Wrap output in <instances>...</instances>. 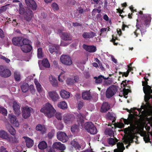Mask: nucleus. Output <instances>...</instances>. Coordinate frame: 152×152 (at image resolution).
<instances>
[{"instance_id":"obj_1","label":"nucleus","mask_w":152,"mask_h":152,"mask_svg":"<svg viewBox=\"0 0 152 152\" xmlns=\"http://www.w3.org/2000/svg\"><path fill=\"white\" fill-rule=\"evenodd\" d=\"M40 111L43 113L49 118L54 116L56 112V110L53 106L48 103H46L44 107L41 108Z\"/></svg>"},{"instance_id":"obj_2","label":"nucleus","mask_w":152,"mask_h":152,"mask_svg":"<svg viewBox=\"0 0 152 152\" xmlns=\"http://www.w3.org/2000/svg\"><path fill=\"white\" fill-rule=\"evenodd\" d=\"M84 128L88 132L91 134H95L97 133V129L91 122H88L85 123Z\"/></svg>"},{"instance_id":"obj_3","label":"nucleus","mask_w":152,"mask_h":152,"mask_svg":"<svg viewBox=\"0 0 152 152\" xmlns=\"http://www.w3.org/2000/svg\"><path fill=\"white\" fill-rule=\"evenodd\" d=\"M123 121L125 124L128 125L130 124L131 126L133 127L139 126L140 124L139 121L137 120L135 121V124H134V117L132 114L129 115L127 119H123Z\"/></svg>"},{"instance_id":"obj_4","label":"nucleus","mask_w":152,"mask_h":152,"mask_svg":"<svg viewBox=\"0 0 152 152\" xmlns=\"http://www.w3.org/2000/svg\"><path fill=\"white\" fill-rule=\"evenodd\" d=\"M10 71L3 66H0V75L3 77H8L11 76Z\"/></svg>"},{"instance_id":"obj_5","label":"nucleus","mask_w":152,"mask_h":152,"mask_svg":"<svg viewBox=\"0 0 152 152\" xmlns=\"http://www.w3.org/2000/svg\"><path fill=\"white\" fill-rule=\"evenodd\" d=\"M60 60L63 64L70 66L72 64V61L70 56L67 55H62L61 56Z\"/></svg>"},{"instance_id":"obj_6","label":"nucleus","mask_w":152,"mask_h":152,"mask_svg":"<svg viewBox=\"0 0 152 152\" xmlns=\"http://www.w3.org/2000/svg\"><path fill=\"white\" fill-rule=\"evenodd\" d=\"M117 91V89L114 86L109 87L106 91V96L107 98H110L113 96Z\"/></svg>"},{"instance_id":"obj_7","label":"nucleus","mask_w":152,"mask_h":152,"mask_svg":"<svg viewBox=\"0 0 152 152\" xmlns=\"http://www.w3.org/2000/svg\"><path fill=\"white\" fill-rule=\"evenodd\" d=\"M57 137L59 140L63 142H67L68 139V137L66 134L61 131L57 133Z\"/></svg>"},{"instance_id":"obj_8","label":"nucleus","mask_w":152,"mask_h":152,"mask_svg":"<svg viewBox=\"0 0 152 152\" xmlns=\"http://www.w3.org/2000/svg\"><path fill=\"white\" fill-rule=\"evenodd\" d=\"M111 126L112 127L111 129L108 128L105 131V133L106 135H108L110 136H113L114 137V133L113 129H115L116 127H120V126L118 124H117L116 123L111 124Z\"/></svg>"},{"instance_id":"obj_9","label":"nucleus","mask_w":152,"mask_h":152,"mask_svg":"<svg viewBox=\"0 0 152 152\" xmlns=\"http://www.w3.org/2000/svg\"><path fill=\"white\" fill-rule=\"evenodd\" d=\"M25 3L27 6L33 10H36L37 5L34 0H25Z\"/></svg>"},{"instance_id":"obj_10","label":"nucleus","mask_w":152,"mask_h":152,"mask_svg":"<svg viewBox=\"0 0 152 152\" xmlns=\"http://www.w3.org/2000/svg\"><path fill=\"white\" fill-rule=\"evenodd\" d=\"M32 109L31 107H25L23 108L22 116L24 118L26 119L29 117Z\"/></svg>"},{"instance_id":"obj_11","label":"nucleus","mask_w":152,"mask_h":152,"mask_svg":"<svg viewBox=\"0 0 152 152\" xmlns=\"http://www.w3.org/2000/svg\"><path fill=\"white\" fill-rule=\"evenodd\" d=\"M8 117L10 119V121L12 125L14 126L18 127L19 124L18 120H17L16 117L13 115L9 114Z\"/></svg>"},{"instance_id":"obj_12","label":"nucleus","mask_w":152,"mask_h":152,"mask_svg":"<svg viewBox=\"0 0 152 152\" xmlns=\"http://www.w3.org/2000/svg\"><path fill=\"white\" fill-rule=\"evenodd\" d=\"M33 12L31 10H27L24 13V17L25 19L27 21H30L33 16Z\"/></svg>"},{"instance_id":"obj_13","label":"nucleus","mask_w":152,"mask_h":152,"mask_svg":"<svg viewBox=\"0 0 152 152\" xmlns=\"http://www.w3.org/2000/svg\"><path fill=\"white\" fill-rule=\"evenodd\" d=\"M53 147L54 149L59 150L61 151H63L66 149L65 146L60 142H56L54 143L53 145Z\"/></svg>"},{"instance_id":"obj_14","label":"nucleus","mask_w":152,"mask_h":152,"mask_svg":"<svg viewBox=\"0 0 152 152\" xmlns=\"http://www.w3.org/2000/svg\"><path fill=\"white\" fill-rule=\"evenodd\" d=\"M96 34L93 31L85 32L82 34V37L85 39L92 38L96 36Z\"/></svg>"},{"instance_id":"obj_15","label":"nucleus","mask_w":152,"mask_h":152,"mask_svg":"<svg viewBox=\"0 0 152 152\" xmlns=\"http://www.w3.org/2000/svg\"><path fill=\"white\" fill-rule=\"evenodd\" d=\"M83 47L84 49L90 53L94 52L96 50V47L93 45H88L84 44Z\"/></svg>"},{"instance_id":"obj_16","label":"nucleus","mask_w":152,"mask_h":152,"mask_svg":"<svg viewBox=\"0 0 152 152\" xmlns=\"http://www.w3.org/2000/svg\"><path fill=\"white\" fill-rule=\"evenodd\" d=\"M22 39L21 37H13L12 39V44L15 46H21L22 45Z\"/></svg>"},{"instance_id":"obj_17","label":"nucleus","mask_w":152,"mask_h":152,"mask_svg":"<svg viewBox=\"0 0 152 152\" xmlns=\"http://www.w3.org/2000/svg\"><path fill=\"white\" fill-rule=\"evenodd\" d=\"M12 107L15 114L17 115H19L20 114V107L16 101H13Z\"/></svg>"},{"instance_id":"obj_18","label":"nucleus","mask_w":152,"mask_h":152,"mask_svg":"<svg viewBox=\"0 0 152 152\" xmlns=\"http://www.w3.org/2000/svg\"><path fill=\"white\" fill-rule=\"evenodd\" d=\"M110 105L108 102H104L102 104L100 111L101 113H105L110 110Z\"/></svg>"},{"instance_id":"obj_19","label":"nucleus","mask_w":152,"mask_h":152,"mask_svg":"<svg viewBox=\"0 0 152 152\" xmlns=\"http://www.w3.org/2000/svg\"><path fill=\"white\" fill-rule=\"evenodd\" d=\"M61 37L63 40L65 41L72 40V36L69 33L66 32H63L61 31Z\"/></svg>"},{"instance_id":"obj_20","label":"nucleus","mask_w":152,"mask_h":152,"mask_svg":"<svg viewBox=\"0 0 152 152\" xmlns=\"http://www.w3.org/2000/svg\"><path fill=\"white\" fill-rule=\"evenodd\" d=\"M48 93L50 97L54 102L57 101L60 98L59 95L55 91H50Z\"/></svg>"},{"instance_id":"obj_21","label":"nucleus","mask_w":152,"mask_h":152,"mask_svg":"<svg viewBox=\"0 0 152 152\" xmlns=\"http://www.w3.org/2000/svg\"><path fill=\"white\" fill-rule=\"evenodd\" d=\"M7 140L8 142L13 144H17L19 142L18 138L15 136H9Z\"/></svg>"},{"instance_id":"obj_22","label":"nucleus","mask_w":152,"mask_h":152,"mask_svg":"<svg viewBox=\"0 0 152 152\" xmlns=\"http://www.w3.org/2000/svg\"><path fill=\"white\" fill-rule=\"evenodd\" d=\"M74 119L73 115L66 114L64 115V119L65 123L68 124L73 121Z\"/></svg>"},{"instance_id":"obj_23","label":"nucleus","mask_w":152,"mask_h":152,"mask_svg":"<svg viewBox=\"0 0 152 152\" xmlns=\"http://www.w3.org/2000/svg\"><path fill=\"white\" fill-rule=\"evenodd\" d=\"M20 47L22 50L26 53L30 52L32 49V47L31 45H27L26 46L21 45Z\"/></svg>"},{"instance_id":"obj_24","label":"nucleus","mask_w":152,"mask_h":152,"mask_svg":"<svg viewBox=\"0 0 152 152\" xmlns=\"http://www.w3.org/2000/svg\"><path fill=\"white\" fill-rule=\"evenodd\" d=\"M36 128L37 131H41L42 134L45 133L47 130V129L45 126L40 124L37 125Z\"/></svg>"},{"instance_id":"obj_25","label":"nucleus","mask_w":152,"mask_h":152,"mask_svg":"<svg viewBox=\"0 0 152 152\" xmlns=\"http://www.w3.org/2000/svg\"><path fill=\"white\" fill-rule=\"evenodd\" d=\"M24 138L25 139L27 147L30 148L33 146L34 145V141L31 139L27 137H24Z\"/></svg>"},{"instance_id":"obj_26","label":"nucleus","mask_w":152,"mask_h":152,"mask_svg":"<svg viewBox=\"0 0 152 152\" xmlns=\"http://www.w3.org/2000/svg\"><path fill=\"white\" fill-rule=\"evenodd\" d=\"M34 83L36 86L38 92L40 94L43 93V88L41 84L37 80L34 81Z\"/></svg>"},{"instance_id":"obj_27","label":"nucleus","mask_w":152,"mask_h":152,"mask_svg":"<svg viewBox=\"0 0 152 152\" xmlns=\"http://www.w3.org/2000/svg\"><path fill=\"white\" fill-rule=\"evenodd\" d=\"M71 144L72 146L76 150H80L81 147L79 143L75 140L71 141Z\"/></svg>"},{"instance_id":"obj_28","label":"nucleus","mask_w":152,"mask_h":152,"mask_svg":"<svg viewBox=\"0 0 152 152\" xmlns=\"http://www.w3.org/2000/svg\"><path fill=\"white\" fill-rule=\"evenodd\" d=\"M7 130L10 134L13 136H14L16 134V131L15 129L11 125H9L7 127Z\"/></svg>"},{"instance_id":"obj_29","label":"nucleus","mask_w":152,"mask_h":152,"mask_svg":"<svg viewBox=\"0 0 152 152\" xmlns=\"http://www.w3.org/2000/svg\"><path fill=\"white\" fill-rule=\"evenodd\" d=\"M60 94L62 98L64 99L68 98L70 96L69 93L64 90H61L60 91Z\"/></svg>"},{"instance_id":"obj_30","label":"nucleus","mask_w":152,"mask_h":152,"mask_svg":"<svg viewBox=\"0 0 152 152\" xmlns=\"http://www.w3.org/2000/svg\"><path fill=\"white\" fill-rule=\"evenodd\" d=\"M38 147L39 149L44 150L47 148L48 145L47 143L45 141H42L39 142Z\"/></svg>"},{"instance_id":"obj_31","label":"nucleus","mask_w":152,"mask_h":152,"mask_svg":"<svg viewBox=\"0 0 152 152\" xmlns=\"http://www.w3.org/2000/svg\"><path fill=\"white\" fill-rule=\"evenodd\" d=\"M82 97L83 99L88 100L90 99L91 96L89 91H86L82 93Z\"/></svg>"},{"instance_id":"obj_32","label":"nucleus","mask_w":152,"mask_h":152,"mask_svg":"<svg viewBox=\"0 0 152 152\" xmlns=\"http://www.w3.org/2000/svg\"><path fill=\"white\" fill-rule=\"evenodd\" d=\"M49 51L52 54H57L58 53V51L56 45H52L49 46Z\"/></svg>"},{"instance_id":"obj_33","label":"nucleus","mask_w":152,"mask_h":152,"mask_svg":"<svg viewBox=\"0 0 152 152\" xmlns=\"http://www.w3.org/2000/svg\"><path fill=\"white\" fill-rule=\"evenodd\" d=\"M94 78L95 79V82L96 83L99 84L101 83L102 79H107V78L104 77L103 76L100 75L98 77H95Z\"/></svg>"},{"instance_id":"obj_34","label":"nucleus","mask_w":152,"mask_h":152,"mask_svg":"<svg viewBox=\"0 0 152 152\" xmlns=\"http://www.w3.org/2000/svg\"><path fill=\"white\" fill-rule=\"evenodd\" d=\"M50 81L51 83L54 87H56L58 86V83L56 78L51 76L49 77Z\"/></svg>"},{"instance_id":"obj_35","label":"nucleus","mask_w":152,"mask_h":152,"mask_svg":"<svg viewBox=\"0 0 152 152\" xmlns=\"http://www.w3.org/2000/svg\"><path fill=\"white\" fill-rule=\"evenodd\" d=\"M9 135L5 131L2 130L0 131V137L6 140H7Z\"/></svg>"},{"instance_id":"obj_36","label":"nucleus","mask_w":152,"mask_h":152,"mask_svg":"<svg viewBox=\"0 0 152 152\" xmlns=\"http://www.w3.org/2000/svg\"><path fill=\"white\" fill-rule=\"evenodd\" d=\"M42 65L45 68H49L50 67V64L47 58L43 59L42 61Z\"/></svg>"},{"instance_id":"obj_37","label":"nucleus","mask_w":152,"mask_h":152,"mask_svg":"<svg viewBox=\"0 0 152 152\" xmlns=\"http://www.w3.org/2000/svg\"><path fill=\"white\" fill-rule=\"evenodd\" d=\"M118 140L116 138H114V139L112 138H110L108 139L107 142L110 145H114L116 144V143L117 142Z\"/></svg>"},{"instance_id":"obj_38","label":"nucleus","mask_w":152,"mask_h":152,"mask_svg":"<svg viewBox=\"0 0 152 152\" xmlns=\"http://www.w3.org/2000/svg\"><path fill=\"white\" fill-rule=\"evenodd\" d=\"M142 19L144 21L146 25H147L150 22L151 20V17L145 15H144L143 17H142Z\"/></svg>"},{"instance_id":"obj_39","label":"nucleus","mask_w":152,"mask_h":152,"mask_svg":"<svg viewBox=\"0 0 152 152\" xmlns=\"http://www.w3.org/2000/svg\"><path fill=\"white\" fill-rule=\"evenodd\" d=\"M58 106L59 107L63 109H66L67 107V104L64 101H62L58 103Z\"/></svg>"},{"instance_id":"obj_40","label":"nucleus","mask_w":152,"mask_h":152,"mask_svg":"<svg viewBox=\"0 0 152 152\" xmlns=\"http://www.w3.org/2000/svg\"><path fill=\"white\" fill-rule=\"evenodd\" d=\"M21 88L23 92H26L28 90V85L27 83H24L21 86Z\"/></svg>"},{"instance_id":"obj_41","label":"nucleus","mask_w":152,"mask_h":152,"mask_svg":"<svg viewBox=\"0 0 152 152\" xmlns=\"http://www.w3.org/2000/svg\"><path fill=\"white\" fill-rule=\"evenodd\" d=\"M144 135L143 139L145 143H151L150 138V135L148 133L147 134L145 132Z\"/></svg>"},{"instance_id":"obj_42","label":"nucleus","mask_w":152,"mask_h":152,"mask_svg":"<svg viewBox=\"0 0 152 152\" xmlns=\"http://www.w3.org/2000/svg\"><path fill=\"white\" fill-rule=\"evenodd\" d=\"M77 121L79 122L78 123H80V124L82 125L84 123V119L83 115L81 113L78 114L77 115Z\"/></svg>"},{"instance_id":"obj_43","label":"nucleus","mask_w":152,"mask_h":152,"mask_svg":"<svg viewBox=\"0 0 152 152\" xmlns=\"http://www.w3.org/2000/svg\"><path fill=\"white\" fill-rule=\"evenodd\" d=\"M14 78L16 81H18L20 79V73L17 71H15L14 72Z\"/></svg>"},{"instance_id":"obj_44","label":"nucleus","mask_w":152,"mask_h":152,"mask_svg":"<svg viewBox=\"0 0 152 152\" xmlns=\"http://www.w3.org/2000/svg\"><path fill=\"white\" fill-rule=\"evenodd\" d=\"M107 116L109 119L113 120L112 122H114L115 121L116 119L114 115L113 114L109 112L107 114Z\"/></svg>"},{"instance_id":"obj_45","label":"nucleus","mask_w":152,"mask_h":152,"mask_svg":"<svg viewBox=\"0 0 152 152\" xmlns=\"http://www.w3.org/2000/svg\"><path fill=\"white\" fill-rule=\"evenodd\" d=\"M37 52L38 57L39 58H42L43 57V54L42 48H39L37 49Z\"/></svg>"},{"instance_id":"obj_46","label":"nucleus","mask_w":152,"mask_h":152,"mask_svg":"<svg viewBox=\"0 0 152 152\" xmlns=\"http://www.w3.org/2000/svg\"><path fill=\"white\" fill-rule=\"evenodd\" d=\"M30 41L28 39L25 38L22 39V45L26 46L27 45H30Z\"/></svg>"},{"instance_id":"obj_47","label":"nucleus","mask_w":152,"mask_h":152,"mask_svg":"<svg viewBox=\"0 0 152 152\" xmlns=\"http://www.w3.org/2000/svg\"><path fill=\"white\" fill-rule=\"evenodd\" d=\"M7 110L3 107H0V113H2L4 116H6L7 114Z\"/></svg>"},{"instance_id":"obj_48","label":"nucleus","mask_w":152,"mask_h":152,"mask_svg":"<svg viewBox=\"0 0 152 152\" xmlns=\"http://www.w3.org/2000/svg\"><path fill=\"white\" fill-rule=\"evenodd\" d=\"M55 132L54 129L52 130L48 134V137L49 139H51L54 136Z\"/></svg>"},{"instance_id":"obj_49","label":"nucleus","mask_w":152,"mask_h":152,"mask_svg":"<svg viewBox=\"0 0 152 152\" xmlns=\"http://www.w3.org/2000/svg\"><path fill=\"white\" fill-rule=\"evenodd\" d=\"M103 18L106 21H108L109 23L111 25L112 24L111 20L109 18L106 14H105L103 17Z\"/></svg>"},{"instance_id":"obj_50","label":"nucleus","mask_w":152,"mask_h":152,"mask_svg":"<svg viewBox=\"0 0 152 152\" xmlns=\"http://www.w3.org/2000/svg\"><path fill=\"white\" fill-rule=\"evenodd\" d=\"M51 7L54 10H58L59 9L58 5L56 3H53L51 5Z\"/></svg>"},{"instance_id":"obj_51","label":"nucleus","mask_w":152,"mask_h":152,"mask_svg":"<svg viewBox=\"0 0 152 152\" xmlns=\"http://www.w3.org/2000/svg\"><path fill=\"white\" fill-rule=\"evenodd\" d=\"M78 126L77 125H73L71 128V131L72 133H74L75 132L77 131Z\"/></svg>"},{"instance_id":"obj_52","label":"nucleus","mask_w":152,"mask_h":152,"mask_svg":"<svg viewBox=\"0 0 152 152\" xmlns=\"http://www.w3.org/2000/svg\"><path fill=\"white\" fill-rule=\"evenodd\" d=\"M112 38L111 40H110V41L113 42V45H117L118 44V42H116L115 40L118 39V38L116 37H114L113 35L112 36Z\"/></svg>"},{"instance_id":"obj_53","label":"nucleus","mask_w":152,"mask_h":152,"mask_svg":"<svg viewBox=\"0 0 152 152\" xmlns=\"http://www.w3.org/2000/svg\"><path fill=\"white\" fill-rule=\"evenodd\" d=\"M7 5L2 6L1 7V8L0 9V14L2 13L3 12L5 11L7 9V7L6 6Z\"/></svg>"},{"instance_id":"obj_54","label":"nucleus","mask_w":152,"mask_h":152,"mask_svg":"<svg viewBox=\"0 0 152 152\" xmlns=\"http://www.w3.org/2000/svg\"><path fill=\"white\" fill-rule=\"evenodd\" d=\"M29 90L32 94H34L35 93V90L33 85H30L29 86Z\"/></svg>"},{"instance_id":"obj_55","label":"nucleus","mask_w":152,"mask_h":152,"mask_svg":"<svg viewBox=\"0 0 152 152\" xmlns=\"http://www.w3.org/2000/svg\"><path fill=\"white\" fill-rule=\"evenodd\" d=\"M129 73V72L127 71L126 72H119V75L122 74V77H124V76L126 77H127L128 76Z\"/></svg>"},{"instance_id":"obj_56","label":"nucleus","mask_w":152,"mask_h":152,"mask_svg":"<svg viewBox=\"0 0 152 152\" xmlns=\"http://www.w3.org/2000/svg\"><path fill=\"white\" fill-rule=\"evenodd\" d=\"M72 83H73L75 82H78L79 81V78L78 76H75L74 77V79L72 80Z\"/></svg>"},{"instance_id":"obj_57","label":"nucleus","mask_w":152,"mask_h":152,"mask_svg":"<svg viewBox=\"0 0 152 152\" xmlns=\"http://www.w3.org/2000/svg\"><path fill=\"white\" fill-rule=\"evenodd\" d=\"M4 37V34L3 31L0 28V38L2 39H3Z\"/></svg>"},{"instance_id":"obj_58","label":"nucleus","mask_w":152,"mask_h":152,"mask_svg":"<svg viewBox=\"0 0 152 152\" xmlns=\"http://www.w3.org/2000/svg\"><path fill=\"white\" fill-rule=\"evenodd\" d=\"M56 117L58 120H61L62 119V116L60 113H56Z\"/></svg>"},{"instance_id":"obj_59","label":"nucleus","mask_w":152,"mask_h":152,"mask_svg":"<svg viewBox=\"0 0 152 152\" xmlns=\"http://www.w3.org/2000/svg\"><path fill=\"white\" fill-rule=\"evenodd\" d=\"M6 148H5L4 146L1 147L0 152H8L6 150Z\"/></svg>"},{"instance_id":"obj_60","label":"nucleus","mask_w":152,"mask_h":152,"mask_svg":"<svg viewBox=\"0 0 152 152\" xmlns=\"http://www.w3.org/2000/svg\"><path fill=\"white\" fill-rule=\"evenodd\" d=\"M19 13L20 15H24V13H25V12H24V9L23 8H21L19 10Z\"/></svg>"},{"instance_id":"obj_61","label":"nucleus","mask_w":152,"mask_h":152,"mask_svg":"<svg viewBox=\"0 0 152 152\" xmlns=\"http://www.w3.org/2000/svg\"><path fill=\"white\" fill-rule=\"evenodd\" d=\"M88 9H86L85 10H84L82 8H80V9L78 10V12L80 14H82L84 12H86V11H88Z\"/></svg>"},{"instance_id":"obj_62","label":"nucleus","mask_w":152,"mask_h":152,"mask_svg":"<svg viewBox=\"0 0 152 152\" xmlns=\"http://www.w3.org/2000/svg\"><path fill=\"white\" fill-rule=\"evenodd\" d=\"M1 58L3 60H4L5 62L7 63H9L10 61V60L9 59L6 58L4 56H2Z\"/></svg>"},{"instance_id":"obj_63","label":"nucleus","mask_w":152,"mask_h":152,"mask_svg":"<svg viewBox=\"0 0 152 152\" xmlns=\"http://www.w3.org/2000/svg\"><path fill=\"white\" fill-rule=\"evenodd\" d=\"M123 142L125 144H128L129 143H130L129 142V139L127 137H125L124 139Z\"/></svg>"},{"instance_id":"obj_64","label":"nucleus","mask_w":152,"mask_h":152,"mask_svg":"<svg viewBox=\"0 0 152 152\" xmlns=\"http://www.w3.org/2000/svg\"><path fill=\"white\" fill-rule=\"evenodd\" d=\"M78 109H80L83 106V103L81 102H79L78 105Z\"/></svg>"}]
</instances>
